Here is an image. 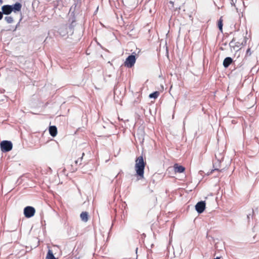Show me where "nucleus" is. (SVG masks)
I'll return each instance as SVG.
<instances>
[{
    "label": "nucleus",
    "instance_id": "12",
    "mask_svg": "<svg viewBox=\"0 0 259 259\" xmlns=\"http://www.w3.org/2000/svg\"><path fill=\"white\" fill-rule=\"evenodd\" d=\"M175 170L177 172L182 173L184 171L185 168L182 165H179L178 164H176L174 165Z\"/></svg>",
    "mask_w": 259,
    "mask_h": 259
},
{
    "label": "nucleus",
    "instance_id": "19",
    "mask_svg": "<svg viewBox=\"0 0 259 259\" xmlns=\"http://www.w3.org/2000/svg\"><path fill=\"white\" fill-rule=\"evenodd\" d=\"M250 215H251V214H248L247 215V221H248V222L249 223L250 222Z\"/></svg>",
    "mask_w": 259,
    "mask_h": 259
},
{
    "label": "nucleus",
    "instance_id": "1",
    "mask_svg": "<svg viewBox=\"0 0 259 259\" xmlns=\"http://www.w3.org/2000/svg\"><path fill=\"white\" fill-rule=\"evenodd\" d=\"M135 170L136 175L138 177V179L140 180L144 178V169L146 162L144 161L142 156L138 157L136 161Z\"/></svg>",
    "mask_w": 259,
    "mask_h": 259
},
{
    "label": "nucleus",
    "instance_id": "3",
    "mask_svg": "<svg viewBox=\"0 0 259 259\" xmlns=\"http://www.w3.org/2000/svg\"><path fill=\"white\" fill-rule=\"evenodd\" d=\"M73 22H72V24L69 26L67 25H61L58 29V32L59 33L60 35L62 36H64L69 32H72L71 31L73 26Z\"/></svg>",
    "mask_w": 259,
    "mask_h": 259
},
{
    "label": "nucleus",
    "instance_id": "4",
    "mask_svg": "<svg viewBox=\"0 0 259 259\" xmlns=\"http://www.w3.org/2000/svg\"><path fill=\"white\" fill-rule=\"evenodd\" d=\"M0 146L3 152H7L12 149L13 144L10 141L5 140L1 142Z\"/></svg>",
    "mask_w": 259,
    "mask_h": 259
},
{
    "label": "nucleus",
    "instance_id": "23",
    "mask_svg": "<svg viewBox=\"0 0 259 259\" xmlns=\"http://www.w3.org/2000/svg\"><path fill=\"white\" fill-rule=\"evenodd\" d=\"M170 4H174V3L172 2H171V1L170 2Z\"/></svg>",
    "mask_w": 259,
    "mask_h": 259
},
{
    "label": "nucleus",
    "instance_id": "20",
    "mask_svg": "<svg viewBox=\"0 0 259 259\" xmlns=\"http://www.w3.org/2000/svg\"><path fill=\"white\" fill-rule=\"evenodd\" d=\"M3 12H2H2L0 11V20L3 18Z\"/></svg>",
    "mask_w": 259,
    "mask_h": 259
},
{
    "label": "nucleus",
    "instance_id": "21",
    "mask_svg": "<svg viewBox=\"0 0 259 259\" xmlns=\"http://www.w3.org/2000/svg\"><path fill=\"white\" fill-rule=\"evenodd\" d=\"M214 259H220L219 257H217L216 258H214Z\"/></svg>",
    "mask_w": 259,
    "mask_h": 259
},
{
    "label": "nucleus",
    "instance_id": "2",
    "mask_svg": "<svg viewBox=\"0 0 259 259\" xmlns=\"http://www.w3.org/2000/svg\"><path fill=\"white\" fill-rule=\"evenodd\" d=\"M22 5L19 3H16L12 5H6L2 7V11L3 15H8L12 12L16 13L21 11Z\"/></svg>",
    "mask_w": 259,
    "mask_h": 259
},
{
    "label": "nucleus",
    "instance_id": "7",
    "mask_svg": "<svg viewBox=\"0 0 259 259\" xmlns=\"http://www.w3.org/2000/svg\"><path fill=\"white\" fill-rule=\"evenodd\" d=\"M205 202L204 201H201L197 203L195 205V209L198 213H202L205 208Z\"/></svg>",
    "mask_w": 259,
    "mask_h": 259
},
{
    "label": "nucleus",
    "instance_id": "16",
    "mask_svg": "<svg viewBox=\"0 0 259 259\" xmlns=\"http://www.w3.org/2000/svg\"><path fill=\"white\" fill-rule=\"evenodd\" d=\"M223 20L222 19V18H221L218 21V27L221 31H223Z\"/></svg>",
    "mask_w": 259,
    "mask_h": 259
},
{
    "label": "nucleus",
    "instance_id": "17",
    "mask_svg": "<svg viewBox=\"0 0 259 259\" xmlns=\"http://www.w3.org/2000/svg\"><path fill=\"white\" fill-rule=\"evenodd\" d=\"M84 155V153H82L81 154V157L80 158H78L77 160H75V162L76 164H77L78 163H79V164H81V161L82 159V158H83V156Z\"/></svg>",
    "mask_w": 259,
    "mask_h": 259
},
{
    "label": "nucleus",
    "instance_id": "6",
    "mask_svg": "<svg viewBox=\"0 0 259 259\" xmlns=\"http://www.w3.org/2000/svg\"><path fill=\"white\" fill-rule=\"evenodd\" d=\"M136 60V58L135 55L133 54L131 55L126 58L124 62V65L128 68H131L135 64Z\"/></svg>",
    "mask_w": 259,
    "mask_h": 259
},
{
    "label": "nucleus",
    "instance_id": "15",
    "mask_svg": "<svg viewBox=\"0 0 259 259\" xmlns=\"http://www.w3.org/2000/svg\"><path fill=\"white\" fill-rule=\"evenodd\" d=\"M5 20L9 24L12 23L14 21L13 18L11 16H6V17H5Z\"/></svg>",
    "mask_w": 259,
    "mask_h": 259
},
{
    "label": "nucleus",
    "instance_id": "9",
    "mask_svg": "<svg viewBox=\"0 0 259 259\" xmlns=\"http://www.w3.org/2000/svg\"><path fill=\"white\" fill-rule=\"evenodd\" d=\"M233 63V59L230 57L225 58L223 61V66L225 68H228Z\"/></svg>",
    "mask_w": 259,
    "mask_h": 259
},
{
    "label": "nucleus",
    "instance_id": "22",
    "mask_svg": "<svg viewBox=\"0 0 259 259\" xmlns=\"http://www.w3.org/2000/svg\"><path fill=\"white\" fill-rule=\"evenodd\" d=\"M3 3V1L2 0H0V3L2 4Z\"/></svg>",
    "mask_w": 259,
    "mask_h": 259
},
{
    "label": "nucleus",
    "instance_id": "5",
    "mask_svg": "<svg viewBox=\"0 0 259 259\" xmlns=\"http://www.w3.org/2000/svg\"><path fill=\"white\" fill-rule=\"evenodd\" d=\"M35 212V208L30 206H27L24 209V214L27 218H30L33 217Z\"/></svg>",
    "mask_w": 259,
    "mask_h": 259
},
{
    "label": "nucleus",
    "instance_id": "18",
    "mask_svg": "<svg viewBox=\"0 0 259 259\" xmlns=\"http://www.w3.org/2000/svg\"><path fill=\"white\" fill-rule=\"evenodd\" d=\"M251 54V51H250V49L248 48L246 52V56H250Z\"/></svg>",
    "mask_w": 259,
    "mask_h": 259
},
{
    "label": "nucleus",
    "instance_id": "10",
    "mask_svg": "<svg viewBox=\"0 0 259 259\" xmlns=\"http://www.w3.org/2000/svg\"><path fill=\"white\" fill-rule=\"evenodd\" d=\"M50 134L53 137H55L57 134V128L56 126L52 125L49 127Z\"/></svg>",
    "mask_w": 259,
    "mask_h": 259
},
{
    "label": "nucleus",
    "instance_id": "8",
    "mask_svg": "<svg viewBox=\"0 0 259 259\" xmlns=\"http://www.w3.org/2000/svg\"><path fill=\"white\" fill-rule=\"evenodd\" d=\"M215 156L217 162L213 163V167L214 168V170H219L218 167L220 166L221 160L223 159V156L222 154L219 153L218 155L215 154Z\"/></svg>",
    "mask_w": 259,
    "mask_h": 259
},
{
    "label": "nucleus",
    "instance_id": "13",
    "mask_svg": "<svg viewBox=\"0 0 259 259\" xmlns=\"http://www.w3.org/2000/svg\"><path fill=\"white\" fill-rule=\"evenodd\" d=\"M46 259H56L51 250H49Z\"/></svg>",
    "mask_w": 259,
    "mask_h": 259
},
{
    "label": "nucleus",
    "instance_id": "14",
    "mask_svg": "<svg viewBox=\"0 0 259 259\" xmlns=\"http://www.w3.org/2000/svg\"><path fill=\"white\" fill-rule=\"evenodd\" d=\"M159 93L158 92H154L151 94H150L149 96L150 98H154L156 99L158 97Z\"/></svg>",
    "mask_w": 259,
    "mask_h": 259
},
{
    "label": "nucleus",
    "instance_id": "11",
    "mask_svg": "<svg viewBox=\"0 0 259 259\" xmlns=\"http://www.w3.org/2000/svg\"><path fill=\"white\" fill-rule=\"evenodd\" d=\"M80 217L82 221L87 222L89 220V213L87 211H83L81 213Z\"/></svg>",
    "mask_w": 259,
    "mask_h": 259
}]
</instances>
